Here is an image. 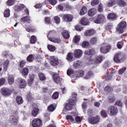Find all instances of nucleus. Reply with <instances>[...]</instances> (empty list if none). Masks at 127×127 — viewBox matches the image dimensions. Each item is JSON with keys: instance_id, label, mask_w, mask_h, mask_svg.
<instances>
[{"instance_id": "obj_2", "label": "nucleus", "mask_w": 127, "mask_h": 127, "mask_svg": "<svg viewBox=\"0 0 127 127\" xmlns=\"http://www.w3.org/2000/svg\"><path fill=\"white\" fill-rule=\"evenodd\" d=\"M103 61V55H99L97 57H96L95 60H94L93 57H91L89 60V63L91 64H93V63H96V64H99L101 63Z\"/></svg>"}, {"instance_id": "obj_61", "label": "nucleus", "mask_w": 127, "mask_h": 127, "mask_svg": "<svg viewBox=\"0 0 127 127\" xmlns=\"http://www.w3.org/2000/svg\"><path fill=\"white\" fill-rule=\"evenodd\" d=\"M24 65H25V61H22L20 62L19 66H20V68H22V67H23V66H24Z\"/></svg>"}, {"instance_id": "obj_63", "label": "nucleus", "mask_w": 127, "mask_h": 127, "mask_svg": "<svg viewBox=\"0 0 127 127\" xmlns=\"http://www.w3.org/2000/svg\"><path fill=\"white\" fill-rule=\"evenodd\" d=\"M98 11L100 12H101V11L103 10V4H100L99 5L98 9Z\"/></svg>"}, {"instance_id": "obj_14", "label": "nucleus", "mask_w": 127, "mask_h": 127, "mask_svg": "<svg viewBox=\"0 0 127 127\" xmlns=\"http://www.w3.org/2000/svg\"><path fill=\"white\" fill-rule=\"evenodd\" d=\"M54 81H55V83L58 84L59 82H61L62 81V78H60L59 76V74H57L56 73H54L53 74Z\"/></svg>"}, {"instance_id": "obj_16", "label": "nucleus", "mask_w": 127, "mask_h": 127, "mask_svg": "<svg viewBox=\"0 0 127 127\" xmlns=\"http://www.w3.org/2000/svg\"><path fill=\"white\" fill-rule=\"evenodd\" d=\"M63 18L65 21H68L70 22V21H71L72 19H73V16L71 15L65 14L63 16Z\"/></svg>"}, {"instance_id": "obj_59", "label": "nucleus", "mask_w": 127, "mask_h": 127, "mask_svg": "<svg viewBox=\"0 0 127 127\" xmlns=\"http://www.w3.org/2000/svg\"><path fill=\"white\" fill-rule=\"evenodd\" d=\"M45 21L46 24H50V17H46L45 19Z\"/></svg>"}, {"instance_id": "obj_17", "label": "nucleus", "mask_w": 127, "mask_h": 127, "mask_svg": "<svg viewBox=\"0 0 127 127\" xmlns=\"http://www.w3.org/2000/svg\"><path fill=\"white\" fill-rule=\"evenodd\" d=\"M94 34L95 30L93 29L87 30L84 33L85 36H92V35H94Z\"/></svg>"}, {"instance_id": "obj_11", "label": "nucleus", "mask_w": 127, "mask_h": 127, "mask_svg": "<svg viewBox=\"0 0 127 127\" xmlns=\"http://www.w3.org/2000/svg\"><path fill=\"white\" fill-rule=\"evenodd\" d=\"M17 82H18L19 84V88H25L26 86V81L21 78H17L16 80Z\"/></svg>"}, {"instance_id": "obj_20", "label": "nucleus", "mask_w": 127, "mask_h": 127, "mask_svg": "<svg viewBox=\"0 0 127 127\" xmlns=\"http://www.w3.org/2000/svg\"><path fill=\"white\" fill-rule=\"evenodd\" d=\"M35 76L33 74L30 75V78L28 80V84L29 86H31L33 85V81H34V78Z\"/></svg>"}, {"instance_id": "obj_62", "label": "nucleus", "mask_w": 127, "mask_h": 127, "mask_svg": "<svg viewBox=\"0 0 127 127\" xmlns=\"http://www.w3.org/2000/svg\"><path fill=\"white\" fill-rule=\"evenodd\" d=\"M5 82V79L4 78H1L0 79V86H2Z\"/></svg>"}, {"instance_id": "obj_5", "label": "nucleus", "mask_w": 127, "mask_h": 127, "mask_svg": "<svg viewBox=\"0 0 127 127\" xmlns=\"http://www.w3.org/2000/svg\"><path fill=\"white\" fill-rule=\"evenodd\" d=\"M32 127H42V121L39 118H35L32 121Z\"/></svg>"}, {"instance_id": "obj_47", "label": "nucleus", "mask_w": 127, "mask_h": 127, "mask_svg": "<svg viewBox=\"0 0 127 127\" xmlns=\"http://www.w3.org/2000/svg\"><path fill=\"white\" fill-rule=\"evenodd\" d=\"M39 77L40 80H41V81H44V80L46 79V77H45V75L43 73H40L39 74Z\"/></svg>"}, {"instance_id": "obj_33", "label": "nucleus", "mask_w": 127, "mask_h": 127, "mask_svg": "<svg viewBox=\"0 0 127 127\" xmlns=\"http://www.w3.org/2000/svg\"><path fill=\"white\" fill-rule=\"evenodd\" d=\"M30 18L28 16L23 17L21 19V22H29Z\"/></svg>"}, {"instance_id": "obj_13", "label": "nucleus", "mask_w": 127, "mask_h": 127, "mask_svg": "<svg viewBox=\"0 0 127 127\" xmlns=\"http://www.w3.org/2000/svg\"><path fill=\"white\" fill-rule=\"evenodd\" d=\"M83 55V51L81 50H75L74 51V56L76 58H81Z\"/></svg>"}, {"instance_id": "obj_51", "label": "nucleus", "mask_w": 127, "mask_h": 127, "mask_svg": "<svg viewBox=\"0 0 127 127\" xmlns=\"http://www.w3.org/2000/svg\"><path fill=\"white\" fill-rule=\"evenodd\" d=\"M101 115L102 118H107L108 115H107V113L105 110H102L101 112Z\"/></svg>"}, {"instance_id": "obj_54", "label": "nucleus", "mask_w": 127, "mask_h": 127, "mask_svg": "<svg viewBox=\"0 0 127 127\" xmlns=\"http://www.w3.org/2000/svg\"><path fill=\"white\" fill-rule=\"evenodd\" d=\"M45 119L46 121H49L50 120V114L48 113H47L45 114Z\"/></svg>"}, {"instance_id": "obj_19", "label": "nucleus", "mask_w": 127, "mask_h": 127, "mask_svg": "<svg viewBox=\"0 0 127 127\" xmlns=\"http://www.w3.org/2000/svg\"><path fill=\"white\" fill-rule=\"evenodd\" d=\"M67 74L71 78H75V72L73 69L69 68L67 71Z\"/></svg>"}, {"instance_id": "obj_37", "label": "nucleus", "mask_w": 127, "mask_h": 127, "mask_svg": "<svg viewBox=\"0 0 127 127\" xmlns=\"http://www.w3.org/2000/svg\"><path fill=\"white\" fill-rule=\"evenodd\" d=\"M118 0H110V2L107 4L108 6H113L117 3Z\"/></svg>"}, {"instance_id": "obj_39", "label": "nucleus", "mask_w": 127, "mask_h": 127, "mask_svg": "<svg viewBox=\"0 0 127 127\" xmlns=\"http://www.w3.org/2000/svg\"><path fill=\"white\" fill-rule=\"evenodd\" d=\"M33 60H34V56L33 55H30L27 58V61H28V62H32Z\"/></svg>"}, {"instance_id": "obj_25", "label": "nucleus", "mask_w": 127, "mask_h": 127, "mask_svg": "<svg viewBox=\"0 0 127 127\" xmlns=\"http://www.w3.org/2000/svg\"><path fill=\"white\" fill-rule=\"evenodd\" d=\"M84 53L85 55H94L95 54V50L93 49L87 50L85 51Z\"/></svg>"}, {"instance_id": "obj_18", "label": "nucleus", "mask_w": 127, "mask_h": 127, "mask_svg": "<svg viewBox=\"0 0 127 127\" xmlns=\"http://www.w3.org/2000/svg\"><path fill=\"white\" fill-rule=\"evenodd\" d=\"M85 73L84 72V71L80 70L79 71H75L74 73V78H79L80 77H82L84 76V74Z\"/></svg>"}, {"instance_id": "obj_22", "label": "nucleus", "mask_w": 127, "mask_h": 127, "mask_svg": "<svg viewBox=\"0 0 127 127\" xmlns=\"http://www.w3.org/2000/svg\"><path fill=\"white\" fill-rule=\"evenodd\" d=\"M97 13V9L95 8H91L88 11L89 16H94Z\"/></svg>"}, {"instance_id": "obj_12", "label": "nucleus", "mask_w": 127, "mask_h": 127, "mask_svg": "<svg viewBox=\"0 0 127 127\" xmlns=\"http://www.w3.org/2000/svg\"><path fill=\"white\" fill-rule=\"evenodd\" d=\"M9 121L12 123V124H14V125H16L17 124V122H18V116H11L10 117Z\"/></svg>"}, {"instance_id": "obj_27", "label": "nucleus", "mask_w": 127, "mask_h": 127, "mask_svg": "<svg viewBox=\"0 0 127 127\" xmlns=\"http://www.w3.org/2000/svg\"><path fill=\"white\" fill-rule=\"evenodd\" d=\"M62 35L65 39H69V38L70 37V35H69V33H68V31L66 30H64L63 32Z\"/></svg>"}, {"instance_id": "obj_9", "label": "nucleus", "mask_w": 127, "mask_h": 127, "mask_svg": "<svg viewBox=\"0 0 127 127\" xmlns=\"http://www.w3.org/2000/svg\"><path fill=\"white\" fill-rule=\"evenodd\" d=\"M100 122V116H96L95 117H91L89 119V123L91 124V125H94L95 124H98Z\"/></svg>"}, {"instance_id": "obj_50", "label": "nucleus", "mask_w": 127, "mask_h": 127, "mask_svg": "<svg viewBox=\"0 0 127 127\" xmlns=\"http://www.w3.org/2000/svg\"><path fill=\"white\" fill-rule=\"evenodd\" d=\"M66 119L67 121H68V122H73L74 121V118H73V117H72L71 115H67L66 117Z\"/></svg>"}, {"instance_id": "obj_44", "label": "nucleus", "mask_w": 127, "mask_h": 127, "mask_svg": "<svg viewBox=\"0 0 127 127\" xmlns=\"http://www.w3.org/2000/svg\"><path fill=\"white\" fill-rule=\"evenodd\" d=\"M97 39L96 37H93L90 39V43L91 44H96L97 43Z\"/></svg>"}, {"instance_id": "obj_55", "label": "nucleus", "mask_w": 127, "mask_h": 127, "mask_svg": "<svg viewBox=\"0 0 127 127\" xmlns=\"http://www.w3.org/2000/svg\"><path fill=\"white\" fill-rule=\"evenodd\" d=\"M52 5H55L57 3V0H48Z\"/></svg>"}, {"instance_id": "obj_3", "label": "nucleus", "mask_w": 127, "mask_h": 127, "mask_svg": "<svg viewBox=\"0 0 127 127\" xmlns=\"http://www.w3.org/2000/svg\"><path fill=\"white\" fill-rule=\"evenodd\" d=\"M110 49H111V46L107 43H104L101 45L100 52L103 54H106L109 52Z\"/></svg>"}, {"instance_id": "obj_64", "label": "nucleus", "mask_w": 127, "mask_h": 127, "mask_svg": "<svg viewBox=\"0 0 127 127\" xmlns=\"http://www.w3.org/2000/svg\"><path fill=\"white\" fill-rule=\"evenodd\" d=\"M82 109H83V112H85V110L87 109V103H83L82 105Z\"/></svg>"}, {"instance_id": "obj_30", "label": "nucleus", "mask_w": 127, "mask_h": 127, "mask_svg": "<svg viewBox=\"0 0 127 127\" xmlns=\"http://www.w3.org/2000/svg\"><path fill=\"white\" fill-rule=\"evenodd\" d=\"M87 7L85 6L82 7L80 12V15H84V14H86V13H87Z\"/></svg>"}, {"instance_id": "obj_24", "label": "nucleus", "mask_w": 127, "mask_h": 127, "mask_svg": "<svg viewBox=\"0 0 127 127\" xmlns=\"http://www.w3.org/2000/svg\"><path fill=\"white\" fill-rule=\"evenodd\" d=\"M82 66V62L80 61H77L73 63V66L75 68H79Z\"/></svg>"}, {"instance_id": "obj_10", "label": "nucleus", "mask_w": 127, "mask_h": 127, "mask_svg": "<svg viewBox=\"0 0 127 127\" xmlns=\"http://www.w3.org/2000/svg\"><path fill=\"white\" fill-rule=\"evenodd\" d=\"M1 94L3 96H9V95H11V90L7 88H2L1 89Z\"/></svg>"}, {"instance_id": "obj_40", "label": "nucleus", "mask_w": 127, "mask_h": 127, "mask_svg": "<svg viewBox=\"0 0 127 127\" xmlns=\"http://www.w3.org/2000/svg\"><path fill=\"white\" fill-rule=\"evenodd\" d=\"M10 11L9 9H6L4 11V16L5 17H9V15H10Z\"/></svg>"}, {"instance_id": "obj_43", "label": "nucleus", "mask_w": 127, "mask_h": 127, "mask_svg": "<svg viewBox=\"0 0 127 127\" xmlns=\"http://www.w3.org/2000/svg\"><path fill=\"white\" fill-rule=\"evenodd\" d=\"M73 59V54L71 53H69L66 57V60H68V61H72V60Z\"/></svg>"}, {"instance_id": "obj_45", "label": "nucleus", "mask_w": 127, "mask_h": 127, "mask_svg": "<svg viewBox=\"0 0 127 127\" xmlns=\"http://www.w3.org/2000/svg\"><path fill=\"white\" fill-rule=\"evenodd\" d=\"M118 4L120 6H125V5H127V3H126L124 0H119V2Z\"/></svg>"}, {"instance_id": "obj_6", "label": "nucleus", "mask_w": 127, "mask_h": 127, "mask_svg": "<svg viewBox=\"0 0 127 127\" xmlns=\"http://www.w3.org/2000/svg\"><path fill=\"white\" fill-rule=\"evenodd\" d=\"M108 112L110 116H115L118 114V108L114 106H111L108 108Z\"/></svg>"}, {"instance_id": "obj_58", "label": "nucleus", "mask_w": 127, "mask_h": 127, "mask_svg": "<svg viewBox=\"0 0 127 127\" xmlns=\"http://www.w3.org/2000/svg\"><path fill=\"white\" fill-rule=\"evenodd\" d=\"M97 4H99V0H94L91 2V5H97Z\"/></svg>"}, {"instance_id": "obj_46", "label": "nucleus", "mask_w": 127, "mask_h": 127, "mask_svg": "<svg viewBox=\"0 0 127 127\" xmlns=\"http://www.w3.org/2000/svg\"><path fill=\"white\" fill-rule=\"evenodd\" d=\"M55 109H56V107L53 104H51L50 106L48 107V110L50 112H53L55 111Z\"/></svg>"}, {"instance_id": "obj_48", "label": "nucleus", "mask_w": 127, "mask_h": 127, "mask_svg": "<svg viewBox=\"0 0 127 127\" xmlns=\"http://www.w3.org/2000/svg\"><path fill=\"white\" fill-rule=\"evenodd\" d=\"M80 36L76 35L74 37L73 39V41L74 43H78L80 41Z\"/></svg>"}, {"instance_id": "obj_7", "label": "nucleus", "mask_w": 127, "mask_h": 127, "mask_svg": "<svg viewBox=\"0 0 127 127\" xmlns=\"http://www.w3.org/2000/svg\"><path fill=\"white\" fill-rule=\"evenodd\" d=\"M106 20V17L103 14H99L97 16L96 20L94 21L95 23H103Z\"/></svg>"}, {"instance_id": "obj_36", "label": "nucleus", "mask_w": 127, "mask_h": 127, "mask_svg": "<svg viewBox=\"0 0 127 127\" xmlns=\"http://www.w3.org/2000/svg\"><path fill=\"white\" fill-rule=\"evenodd\" d=\"M117 17V15H116V14L114 13H112L109 14L108 15V19H116V17Z\"/></svg>"}, {"instance_id": "obj_41", "label": "nucleus", "mask_w": 127, "mask_h": 127, "mask_svg": "<svg viewBox=\"0 0 127 127\" xmlns=\"http://www.w3.org/2000/svg\"><path fill=\"white\" fill-rule=\"evenodd\" d=\"M48 49L50 51H51L52 52H53L56 50V48H55V46L51 45H49L48 46Z\"/></svg>"}, {"instance_id": "obj_57", "label": "nucleus", "mask_w": 127, "mask_h": 127, "mask_svg": "<svg viewBox=\"0 0 127 127\" xmlns=\"http://www.w3.org/2000/svg\"><path fill=\"white\" fill-rule=\"evenodd\" d=\"M54 20L56 22V23H59L60 22V17L59 16H55L54 17Z\"/></svg>"}, {"instance_id": "obj_23", "label": "nucleus", "mask_w": 127, "mask_h": 127, "mask_svg": "<svg viewBox=\"0 0 127 127\" xmlns=\"http://www.w3.org/2000/svg\"><path fill=\"white\" fill-rule=\"evenodd\" d=\"M80 23L82 25H88L89 24V20L86 17H83L81 19Z\"/></svg>"}, {"instance_id": "obj_15", "label": "nucleus", "mask_w": 127, "mask_h": 127, "mask_svg": "<svg viewBox=\"0 0 127 127\" xmlns=\"http://www.w3.org/2000/svg\"><path fill=\"white\" fill-rule=\"evenodd\" d=\"M122 58H123V55H122V54L118 53L115 56L114 61L116 63H119Z\"/></svg>"}, {"instance_id": "obj_8", "label": "nucleus", "mask_w": 127, "mask_h": 127, "mask_svg": "<svg viewBox=\"0 0 127 127\" xmlns=\"http://www.w3.org/2000/svg\"><path fill=\"white\" fill-rule=\"evenodd\" d=\"M50 59V64H52V66H57L58 65V59L57 58H55V56H51L49 57Z\"/></svg>"}, {"instance_id": "obj_56", "label": "nucleus", "mask_w": 127, "mask_h": 127, "mask_svg": "<svg viewBox=\"0 0 127 127\" xmlns=\"http://www.w3.org/2000/svg\"><path fill=\"white\" fill-rule=\"evenodd\" d=\"M127 70V67H123L119 70V74L121 75L122 74H124L125 71Z\"/></svg>"}, {"instance_id": "obj_60", "label": "nucleus", "mask_w": 127, "mask_h": 127, "mask_svg": "<svg viewBox=\"0 0 127 127\" xmlns=\"http://www.w3.org/2000/svg\"><path fill=\"white\" fill-rule=\"evenodd\" d=\"M82 121V118L79 116H77L75 117V122L76 123H81Z\"/></svg>"}, {"instance_id": "obj_53", "label": "nucleus", "mask_w": 127, "mask_h": 127, "mask_svg": "<svg viewBox=\"0 0 127 127\" xmlns=\"http://www.w3.org/2000/svg\"><path fill=\"white\" fill-rule=\"evenodd\" d=\"M58 97H59V93L58 92H55L52 96L53 99H55V100L58 99Z\"/></svg>"}, {"instance_id": "obj_38", "label": "nucleus", "mask_w": 127, "mask_h": 127, "mask_svg": "<svg viewBox=\"0 0 127 127\" xmlns=\"http://www.w3.org/2000/svg\"><path fill=\"white\" fill-rule=\"evenodd\" d=\"M81 46L83 48H88V47H90V44L87 41H84L82 43Z\"/></svg>"}, {"instance_id": "obj_21", "label": "nucleus", "mask_w": 127, "mask_h": 127, "mask_svg": "<svg viewBox=\"0 0 127 127\" xmlns=\"http://www.w3.org/2000/svg\"><path fill=\"white\" fill-rule=\"evenodd\" d=\"M49 40L54 43H60L61 42V39L59 38H49Z\"/></svg>"}, {"instance_id": "obj_29", "label": "nucleus", "mask_w": 127, "mask_h": 127, "mask_svg": "<svg viewBox=\"0 0 127 127\" xmlns=\"http://www.w3.org/2000/svg\"><path fill=\"white\" fill-rule=\"evenodd\" d=\"M16 102L18 105H21L23 103V100L21 97L17 96L16 98Z\"/></svg>"}, {"instance_id": "obj_34", "label": "nucleus", "mask_w": 127, "mask_h": 127, "mask_svg": "<svg viewBox=\"0 0 127 127\" xmlns=\"http://www.w3.org/2000/svg\"><path fill=\"white\" fill-rule=\"evenodd\" d=\"M9 64V61L8 60H6L4 61V64H3V68L4 71H6L7 70L8 64Z\"/></svg>"}, {"instance_id": "obj_49", "label": "nucleus", "mask_w": 127, "mask_h": 127, "mask_svg": "<svg viewBox=\"0 0 127 127\" xmlns=\"http://www.w3.org/2000/svg\"><path fill=\"white\" fill-rule=\"evenodd\" d=\"M117 46L119 49H122L124 46V43L123 42H119L117 44Z\"/></svg>"}, {"instance_id": "obj_35", "label": "nucleus", "mask_w": 127, "mask_h": 127, "mask_svg": "<svg viewBox=\"0 0 127 127\" xmlns=\"http://www.w3.org/2000/svg\"><path fill=\"white\" fill-rule=\"evenodd\" d=\"M37 41V38L35 36H32L30 40L31 44H34Z\"/></svg>"}, {"instance_id": "obj_31", "label": "nucleus", "mask_w": 127, "mask_h": 127, "mask_svg": "<svg viewBox=\"0 0 127 127\" xmlns=\"http://www.w3.org/2000/svg\"><path fill=\"white\" fill-rule=\"evenodd\" d=\"M94 76V73L92 71H89L87 73L85 76L84 77V79H89V78H91V77Z\"/></svg>"}, {"instance_id": "obj_42", "label": "nucleus", "mask_w": 127, "mask_h": 127, "mask_svg": "<svg viewBox=\"0 0 127 127\" xmlns=\"http://www.w3.org/2000/svg\"><path fill=\"white\" fill-rule=\"evenodd\" d=\"M28 68H24L23 69V70L22 71V75H23V76H26L27 75H28Z\"/></svg>"}, {"instance_id": "obj_52", "label": "nucleus", "mask_w": 127, "mask_h": 127, "mask_svg": "<svg viewBox=\"0 0 127 127\" xmlns=\"http://www.w3.org/2000/svg\"><path fill=\"white\" fill-rule=\"evenodd\" d=\"M7 4L9 6H11V5H13V4H14V0H8L7 1Z\"/></svg>"}, {"instance_id": "obj_4", "label": "nucleus", "mask_w": 127, "mask_h": 127, "mask_svg": "<svg viewBox=\"0 0 127 127\" xmlns=\"http://www.w3.org/2000/svg\"><path fill=\"white\" fill-rule=\"evenodd\" d=\"M126 27H127V22L123 21L119 24L116 30L117 31H119V33H124V29H125Z\"/></svg>"}, {"instance_id": "obj_32", "label": "nucleus", "mask_w": 127, "mask_h": 127, "mask_svg": "<svg viewBox=\"0 0 127 127\" xmlns=\"http://www.w3.org/2000/svg\"><path fill=\"white\" fill-rule=\"evenodd\" d=\"M39 111V109L38 108H34L33 110L32 111V115L33 116V117H36L37 116V114H38V112Z\"/></svg>"}, {"instance_id": "obj_1", "label": "nucleus", "mask_w": 127, "mask_h": 127, "mask_svg": "<svg viewBox=\"0 0 127 127\" xmlns=\"http://www.w3.org/2000/svg\"><path fill=\"white\" fill-rule=\"evenodd\" d=\"M75 105H76V101L73 99H69L68 103L66 104L63 112H65V110L66 111H71L73 108V106Z\"/></svg>"}, {"instance_id": "obj_26", "label": "nucleus", "mask_w": 127, "mask_h": 127, "mask_svg": "<svg viewBox=\"0 0 127 127\" xmlns=\"http://www.w3.org/2000/svg\"><path fill=\"white\" fill-rule=\"evenodd\" d=\"M8 82L10 85H12L14 83V76L13 75H9L8 76Z\"/></svg>"}, {"instance_id": "obj_28", "label": "nucleus", "mask_w": 127, "mask_h": 127, "mask_svg": "<svg viewBox=\"0 0 127 127\" xmlns=\"http://www.w3.org/2000/svg\"><path fill=\"white\" fill-rule=\"evenodd\" d=\"M56 32L55 31H51L48 34L47 37L49 40V38H52L54 36H56Z\"/></svg>"}]
</instances>
